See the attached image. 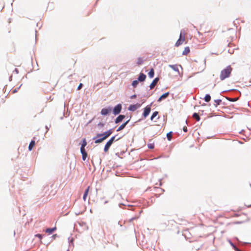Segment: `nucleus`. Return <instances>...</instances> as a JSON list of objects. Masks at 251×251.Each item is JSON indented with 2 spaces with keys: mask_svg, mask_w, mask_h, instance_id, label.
Here are the masks:
<instances>
[{
  "mask_svg": "<svg viewBox=\"0 0 251 251\" xmlns=\"http://www.w3.org/2000/svg\"><path fill=\"white\" fill-rule=\"evenodd\" d=\"M232 71V68L230 65L227 66L225 69L222 70L220 75V79L221 80H224L226 78L229 77Z\"/></svg>",
  "mask_w": 251,
  "mask_h": 251,
  "instance_id": "1",
  "label": "nucleus"
},
{
  "mask_svg": "<svg viewBox=\"0 0 251 251\" xmlns=\"http://www.w3.org/2000/svg\"><path fill=\"white\" fill-rule=\"evenodd\" d=\"M113 132V131L112 129H109V130L107 131L106 132H104L103 134H98L97 135L96 137H101V138L98 139L96 140L95 141V143H101L103 141H104L105 139L107 138Z\"/></svg>",
  "mask_w": 251,
  "mask_h": 251,
  "instance_id": "2",
  "label": "nucleus"
},
{
  "mask_svg": "<svg viewBox=\"0 0 251 251\" xmlns=\"http://www.w3.org/2000/svg\"><path fill=\"white\" fill-rule=\"evenodd\" d=\"M186 37H185V33L184 32L183 33L182 31H181L179 38L177 40V41L176 42L175 44L176 47H178L180 45H182L184 42L185 41Z\"/></svg>",
  "mask_w": 251,
  "mask_h": 251,
  "instance_id": "3",
  "label": "nucleus"
},
{
  "mask_svg": "<svg viewBox=\"0 0 251 251\" xmlns=\"http://www.w3.org/2000/svg\"><path fill=\"white\" fill-rule=\"evenodd\" d=\"M115 138V136H113L111 139L106 143L104 148V152H106L108 151L110 147L113 143Z\"/></svg>",
  "mask_w": 251,
  "mask_h": 251,
  "instance_id": "4",
  "label": "nucleus"
},
{
  "mask_svg": "<svg viewBox=\"0 0 251 251\" xmlns=\"http://www.w3.org/2000/svg\"><path fill=\"white\" fill-rule=\"evenodd\" d=\"M112 111V108L108 107L107 108H102L101 110L100 113L102 115L105 116L110 114Z\"/></svg>",
  "mask_w": 251,
  "mask_h": 251,
  "instance_id": "5",
  "label": "nucleus"
},
{
  "mask_svg": "<svg viewBox=\"0 0 251 251\" xmlns=\"http://www.w3.org/2000/svg\"><path fill=\"white\" fill-rule=\"evenodd\" d=\"M121 109L122 105L121 104H118L114 107L113 110V113L115 115H117L121 112Z\"/></svg>",
  "mask_w": 251,
  "mask_h": 251,
  "instance_id": "6",
  "label": "nucleus"
},
{
  "mask_svg": "<svg viewBox=\"0 0 251 251\" xmlns=\"http://www.w3.org/2000/svg\"><path fill=\"white\" fill-rule=\"evenodd\" d=\"M151 110V108L150 106H147L144 108V111L143 114V116L144 118H146L150 114Z\"/></svg>",
  "mask_w": 251,
  "mask_h": 251,
  "instance_id": "7",
  "label": "nucleus"
},
{
  "mask_svg": "<svg viewBox=\"0 0 251 251\" xmlns=\"http://www.w3.org/2000/svg\"><path fill=\"white\" fill-rule=\"evenodd\" d=\"M140 107V104L137 103L136 104L130 105L128 109L130 111H134Z\"/></svg>",
  "mask_w": 251,
  "mask_h": 251,
  "instance_id": "8",
  "label": "nucleus"
},
{
  "mask_svg": "<svg viewBox=\"0 0 251 251\" xmlns=\"http://www.w3.org/2000/svg\"><path fill=\"white\" fill-rule=\"evenodd\" d=\"M159 81V78L158 77L155 78L151 82V83L150 85V87L151 89H152L156 85L157 83Z\"/></svg>",
  "mask_w": 251,
  "mask_h": 251,
  "instance_id": "9",
  "label": "nucleus"
},
{
  "mask_svg": "<svg viewBox=\"0 0 251 251\" xmlns=\"http://www.w3.org/2000/svg\"><path fill=\"white\" fill-rule=\"evenodd\" d=\"M80 151L82 155V160L85 161L87 157V153L85 151V149H80Z\"/></svg>",
  "mask_w": 251,
  "mask_h": 251,
  "instance_id": "10",
  "label": "nucleus"
},
{
  "mask_svg": "<svg viewBox=\"0 0 251 251\" xmlns=\"http://www.w3.org/2000/svg\"><path fill=\"white\" fill-rule=\"evenodd\" d=\"M125 118V116L123 115H119L117 118L115 119V123L118 124L121 121Z\"/></svg>",
  "mask_w": 251,
  "mask_h": 251,
  "instance_id": "11",
  "label": "nucleus"
},
{
  "mask_svg": "<svg viewBox=\"0 0 251 251\" xmlns=\"http://www.w3.org/2000/svg\"><path fill=\"white\" fill-rule=\"evenodd\" d=\"M146 78V75L143 73H140L138 78V80L141 82L144 81Z\"/></svg>",
  "mask_w": 251,
  "mask_h": 251,
  "instance_id": "12",
  "label": "nucleus"
},
{
  "mask_svg": "<svg viewBox=\"0 0 251 251\" xmlns=\"http://www.w3.org/2000/svg\"><path fill=\"white\" fill-rule=\"evenodd\" d=\"M169 95V92H166V93L163 94L162 96H160V97L158 99L157 101L158 102L161 101L163 99H165L166 98H167Z\"/></svg>",
  "mask_w": 251,
  "mask_h": 251,
  "instance_id": "13",
  "label": "nucleus"
},
{
  "mask_svg": "<svg viewBox=\"0 0 251 251\" xmlns=\"http://www.w3.org/2000/svg\"><path fill=\"white\" fill-rule=\"evenodd\" d=\"M129 121H127L125 123H124V124H123L122 125H121L117 129V131H120L122 130H123L125 127V126H126V125L127 124V123H128Z\"/></svg>",
  "mask_w": 251,
  "mask_h": 251,
  "instance_id": "14",
  "label": "nucleus"
},
{
  "mask_svg": "<svg viewBox=\"0 0 251 251\" xmlns=\"http://www.w3.org/2000/svg\"><path fill=\"white\" fill-rule=\"evenodd\" d=\"M56 229V227H54L53 228H47L46 229V232L49 234H50L52 232H53Z\"/></svg>",
  "mask_w": 251,
  "mask_h": 251,
  "instance_id": "15",
  "label": "nucleus"
},
{
  "mask_svg": "<svg viewBox=\"0 0 251 251\" xmlns=\"http://www.w3.org/2000/svg\"><path fill=\"white\" fill-rule=\"evenodd\" d=\"M169 67L174 70L175 71L179 73V70L177 65H169Z\"/></svg>",
  "mask_w": 251,
  "mask_h": 251,
  "instance_id": "16",
  "label": "nucleus"
},
{
  "mask_svg": "<svg viewBox=\"0 0 251 251\" xmlns=\"http://www.w3.org/2000/svg\"><path fill=\"white\" fill-rule=\"evenodd\" d=\"M89 189H90V186H88L87 187V188L85 190V193H84L83 197V199L84 201H85L86 200V198H87L88 193H89Z\"/></svg>",
  "mask_w": 251,
  "mask_h": 251,
  "instance_id": "17",
  "label": "nucleus"
},
{
  "mask_svg": "<svg viewBox=\"0 0 251 251\" xmlns=\"http://www.w3.org/2000/svg\"><path fill=\"white\" fill-rule=\"evenodd\" d=\"M190 51V48L188 47H186L184 48L183 52L182 54L183 55H187L188 54Z\"/></svg>",
  "mask_w": 251,
  "mask_h": 251,
  "instance_id": "18",
  "label": "nucleus"
},
{
  "mask_svg": "<svg viewBox=\"0 0 251 251\" xmlns=\"http://www.w3.org/2000/svg\"><path fill=\"white\" fill-rule=\"evenodd\" d=\"M35 145V141H31L29 145L28 149L29 151H31L32 150L33 147Z\"/></svg>",
  "mask_w": 251,
  "mask_h": 251,
  "instance_id": "19",
  "label": "nucleus"
},
{
  "mask_svg": "<svg viewBox=\"0 0 251 251\" xmlns=\"http://www.w3.org/2000/svg\"><path fill=\"white\" fill-rule=\"evenodd\" d=\"M148 75L150 78H152L154 76V70L151 69L148 73Z\"/></svg>",
  "mask_w": 251,
  "mask_h": 251,
  "instance_id": "20",
  "label": "nucleus"
},
{
  "mask_svg": "<svg viewBox=\"0 0 251 251\" xmlns=\"http://www.w3.org/2000/svg\"><path fill=\"white\" fill-rule=\"evenodd\" d=\"M86 145H87L86 140L85 139H83L80 149H85V147Z\"/></svg>",
  "mask_w": 251,
  "mask_h": 251,
  "instance_id": "21",
  "label": "nucleus"
},
{
  "mask_svg": "<svg viewBox=\"0 0 251 251\" xmlns=\"http://www.w3.org/2000/svg\"><path fill=\"white\" fill-rule=\"evenodd\" d=\"M211 100V96L209 94L206 95L204 98V100L206 102H209Z\"/></svg>",
  "mask_w": 251,
  "mask_h": 251,
  "instance_id": "22",
  "label": "nucleus"
},
{
  "mask_svg": "<svg viewBox=\"0 0 251 251\" xmlns=\"http://www.w3.org/2000/svg\"><path fill=\"white\" fill-rule=\"evenodd\" d=\"M143 59L141 57H139L137 59L136 63L138 65H141L143 63Z\"/></svg>",
  "mask_w": 251,
  "mask_h": 251,
  "instance_id": "23",
  "label": "nucleus"
},
{
  "mask_svg": "<svg viewBox=\"0 0 251 251\" xmlns=\"http://www.w3.org/2000/svg\"><path fill=\"white\" fill-rule=\"evenodd\" d=\"M193 117L195 118L197 121H199L200 120V117L199 115L196 113L193 114Z\"/></svg>",
  "mask_w": 251,
  "mask_h": 251,
  "instance_id": "24",
  "label": "nucleus"
},
{
  "mask_svg": "<svg viewBox=\"0 0 251 251\" xmlns=\"http://www.w3.org/2000/svg\"><path fill=\"white\" fill-rule=\"evenodd\" d=\"M158 112L157 111L154 112L151 117V120H153L154 118L155 117L158 115Z\"/></svg>",
  "mask_w": 251,
  "mask_h": 251,
  "instance_id": "25",
  "label": "nucleus"
},
{
  "mask_svg": "<svg viewBox=\"0 0 251 251\" xmlns=\"http://www.w3.org/2000/svg\"><path fill=\"white\" fill-rule=\"evenodd\" d=\"M167 137L169 141H170L172 137V132H170L167 134Z\"/></svg>",
  "mask_w": 251,
  "mask_h": 251,
  "instance_id": "26",
  "label": "nucleus"
},
{
  "mask_svg": "<svg viewBox=\"0 0 251 251\" xmlns=\"http://www.w3.org/2000/svg\"><path fill=\"white\" fill-rule=\"evenodd\" d=\"M214 102L216 103L215 106L217 107V105H219L221 103V102H222V100H221L217 99V100H215Z\"/></svg>",
  "mask_w": 251,
  "mask_h": 251,
  "instance_id": "27",
  "label": "nucleus"
},
{
  "mask_svg": "<svg viewBox=\"0 0 251 251\" xmlns=\"http://www.w3.org/2000/svg\"><path fill=\"white\" fill-rule=\"evenodd\" d=\"M138 80H134L132 83V85L133 86V87H136L137 85L138 84L139 82H138Z\"/></svg>",
  "mask_w": 251,
  "mask_h": 251,
  "instance_id": "28",
  "label": "nucleus"
},
{
  "mask_svg": "<svg viewBox=\"0 0 251 251\" xmlns=\"http://www.w3.org/2000/svg\"><path fill=\"white\" fill-rule=\"evenodd\" d=\"M148 148L151 149H152L154 148V145L152 144H150L148 145Z\"/></svg>",
  "mask_w": 251,
  "mask_h": 251,
  "instance_id": "29",
  "label": "nucleus"
},
{
  "mask_svg": "<svg viewBox=\"0 0 251 251\" xmlns=\"http://www.w3.org/2000/svg\"><path fill=\"white\" fill-rule=\"evenodd\" d=\"M35 236L38 237L41 240L42 239V235L40 234H37L35 235Z\"/></svg>",
  "mask_w": 251,
  "mask_h": 251,
  "instance_id": "30",
  "label": "nucleus"
},
{
  "mask_svg": "<svg viewBox=\"0 0 251 251\" xmlns=\"http://www.w3.org/2000/svg\"><path fill=\"white\" fill-rule=\"evenodd\" d=\"M82 87V83H80L79 85H78V87H77V90L81 89Z\"/></svg>",
  "mask_w": 251,
  "mask_h": 251,
  "instance_id": "31",
  "label": "nucleus"
},
{
  "mask_svg": "<svg viewBox=\"0 0 251 251\" xmlns=\"http://www.w3.org/2000/svg\"><path fill=\"white\" fill-rule=\"evenodd\" d=\"M183 129L184 132L187 131V127H186V126L183 127Z\"/></svg>",
  "mask_w": 251,
  "mask_h": 251,
  "instance_id": "32",
  "label": "nucleus"
},
{
  "mask_svg": "<svg viewBox=\"0 0 251 251\" xmlns=\"http://www.w3.org/2000/svg\"><path fill=\"white\" fill-rule=\"evenodd\" d=\"M232 246H233V247L234 249H235V250H236V251H239L238 250V249H237V248L235 246H234L233 244H232Z\"/></svg>",
  "mask_w": 251,
  "mask_h": 251,
  "instance_id": "33",
  "label": "nucleus"
},
{
  "mask_svg": "<svg viewBox=\"0 0 251 251\" xmlns=\"http://www.w3.org/2000/svg\"><path fill=\"white\" fill-rule=\"evenodd\" d=\"M136 97V95H133V96H132L131 97V99H133V98H135Z\"/></svg>",
  "mask_w": 251,
  "mask_h": 251,
  "instance_id": "34",
  "label": "nucleus"
},
{
  "mask_svg": "<svg viewBox=\"0 0 251 251\" xmlns=\"http://www.w3.org/2000/svg\"><path fill=\"white\" fill-rule=\"evenodd\" d=\"M17 89H14V90H13L12 91V93H15L17 92Z\"/></svg>",
  "mask_w": 251,
  "mask_h": 251,
  "instance_id": "35",
  "label": "nucleus"
},
{
  "mask_svg": "<svg viewBox=\"0 0 251 251\" xmlns=\"http://www.w3.org/2000/svg\"><path fill=\"white\" fill-rule=\"evenodd\" d=\"M247 206H248V207H251V204L248 205Z\"/></svg>",
  "mask_w": 251,
  "mask_h": 251,
  "instance_id": "36",
  "label": "nucleus"
}]
</instances>
